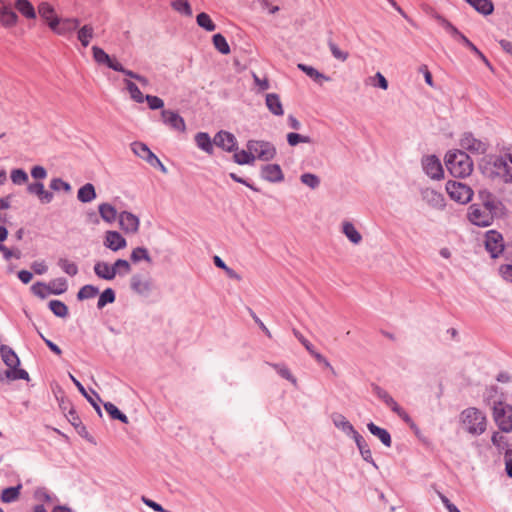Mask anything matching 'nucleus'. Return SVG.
Instances as JSON below:
<instances>
[{
	"instance_id": "nucleus-10",
	"label": "nucleus",
	"mask_w": 512,
	"mask_h": 512,
	"mask_svg": "<svg viewBox=\"0 0 512 512\" xmlns=\"http://www.w3.org/2000/svg\"><path fill=\"white\" fill-rule=\"evenodd\" d=\"M485 248L492 258L498 257L504 248L503 237L495 230H490L485 234Z\"/></svg>"
},
{
	"instance_id": "nucleus-8",
	"label": "nucleus",
	"mask_w": 512,
	"mask_h": 512,
	"mask_svg": "<svg viewBox=\"0 0 512 512\" xmlns=\"http://www.w3.org/2000/svg\"><path fill=\"white\" fill-rule=\"evenodd\" d=\"M446 191L452 200L461 204L468 203L473 196V191L469 186L457 181H448Z\"/></svg>"
},
{
	"instance_id": "nucleus-57",
	"label": "nucleus",
	"mask_w": 512,
	"mask_h": 512,
	"mask_svg": "<svg viewBox=\"0 0 512 512\" xmlns=\"http://www.w3.org/2000/svg\"><path fill=\"white\" fill-rule=\"evenodd\" d=\"M301 182L307 186H309L312 189H315L318 187L320 181L319 178L311 173H305L301 175Z\"/></svg>"
},
{
	"instance_id": "nucleus-11",
	"label": "nucleus",
	"mask_w": 512,
	"mask_h": 512,
	"mask_svg": "<svg viewBox=\"0 0 512 512\" xmlns=\"http://www.w3.org/2000/svg\"><path fill=\"white\" fill-rule=\"evenodd\" d=\"M119 226L126 234H135L139 230L140 220L131 212L123 211L118 216Z\"/></svg>"
},
{
	"instance_id": "nucleus-33",
	"label": "nucleus",
	"mask_w": 512,
	"mask_h": 512,
	"mask_svg": "<svg viewBox=\"0 0 512 512\" xmlns=\"http://www.w3.org/2000/svg\"><path fill=\"white\" fill-rule=\"evenodd\" d=\"M77 198L83 203H88L96 198L95 188L91 183L82 186L77 193Z\"/></svg>"
},
{
	"instance_id": "nucleus-24",
	"label": "nucleus",
	"mask_w": 512,
	"mask_h": 512,
	"mask_svg": "<svg viewBox=\"0 0 512 512\" xmlns=\"http://www.w3.org/2000/svg\"><path fill=\"white\" fill-rule=\"evenodd\" d=\"M14 8L26 19L34 20L36 18L35 8L29 0H15Z\"/></svg>"
},
{
	"instance_id": "nucleus-13",
	"label": "nucleus",
	"mask_w": 512,
	"mask_h": 512,
	"mask_svg": "<svg viewBox=\"0 0 512 512\" xmlns=\"http://www.w3.org/2000/svg\"><path fill=\"white\" fill-rule=\"evenodd\" d=\"M422 165L425 173L432 179H441L443 177V167L436 156H426L422 161Z\"/></svg>"
},
{
	"instance_id": "nucleus-29",
	"label": "nucleus",
	"mask_w": 512,
	"mask_h": 512,
	"mask_svg": "<svg viewBox=\"0 0 512 512\" xmlns=\"http://www.w3.org/2000/svg\"><path fill=\"white\" fill-rule=\"evenodd\" d=\"M22 485L18 484L15 487H8L2 490L0 499L3 503H12L19 499Z\"/></svg>"
},
{
	"instance_id": "nucleus-5",
	"label": "nucleus",
	"mask_w": 512,
	"mask_h": 512,
	"mask_svg": "<svg viewBox=\"0 0 512 512\" xmlns=\"http://www.w3.org/2000/svg\"><path fill=\"white\" fill-rule=\"evenodd\" d=\"M0 352L4 363L9 367L5 372L6 378L9 380L29 379V375L25 370L17 368L19 358L12 349L7 346H1Z\"/></svg>"
},
{
	"instance_id": "nucleus-32",
	"label": "nucleus",
	"mask_w": 512,
	"mask_h": 512,
	"mask_svg": "<svg viewBox=\"0 0 512 512\" xmlns=\"http://www.w3.org/2000/svg\"><path fill=\"white\" fill-rule=\"evenodd\" d=\"M195 142L198 148L205 151L208 154L213 153V142L210 136L205 132H199L195 135Z\"/></svg>"
},
{
	"instance_id": "nucleus-16",
	"label": "nucleus",
	"mask_w": 512,
	"mask_h": 512,
	"mask_svg": "<svg viewBox=\"0 0 512 512\" xmlns=\"http://www.w3.org/2000/svg\"><path fill=\"white\" fill-rule=\"evenodd\" d=\"M104 246L116 252L127 246L126 239L117 231L109 230L105 233Z\"/></svg>"
},
{
	"instance_id": "nucleus-64",
	"label": "nucleus",
	"mask_w": 512,
	"mask_h": 512,
	"mask_svg": "<svg viewBox=\"0 0 512 512\" xmlns=\"http://www.w3.org/2000/svg\"><path fill=\"white\" fill-rule=\"evenodd\" d=\"M31 268L38 275H42V274L46 273L48 270V267L44 261L33 262L31 265Z\"/></svg>"
},
{
	"instance_id": "nucleus-50",
	"label": "nucleus",
	"mask_w": 512,
	"mask_h": 512,
	"mask_svg": "<svg viewBox=\"0 0 512 512\" xmlns=\"http://www.w3.org/2000/svg\"><path fill=\"white\" fill-rule=\"evenodd\" d=\"M131 260L134 262V263H137L141 260H145L147 262H151V257L147 251L146 248H143V247H137L135 249H133L132 253H131Z\"/></svg>"
},
{
	"instance_id": "nucleus-47",
	"label": "nucleus",
	"mask_w": 512,
	"mask_h": 512,
	"mask_svg": "<svg viewBox=\"0 0 512 512\" xmlns=\"http://www.w3.org/2000/svg\"><path fill=\"white\" fill-rule=\"evenodd\" d=\"M172 8L186 16H192V9L187 0H175L171 3Z\"/></svg>"
},
{
	"instance_id": "nucleus-30",
	"label": "nucleus",
	"mask_w": 512,
	"mask_h": 512,
	"mask_svg": "<svg viewBox=\"0 0 512 512\" xmlns=\"http://www.w3.org/2000/svg\"><path fill=\"white\" fill-rule=\"evenodd\" d=\"M367 428L371 432V434H373L374 436L378 437L380 439V441L386 447H390L391 446L392 440H391V436H390V434L388 433L387 430L378 427L377 425H375L372 422L367 425Z\"/></svg>"
},
{
	"instance_id": "nucleus-27",
	"label": "nucleus",
	"mask_w": 512,
	"mask_h": 512,
	"mask_svg": "<svg viewBox=\"0 0 512 512\" xmlns=\"http://www.w3.org/2000/svg\"><path fill=\"white\" fill-rule=\"evenodd\" d=\"M297 67L301 71H303L308 77H310L311 79H313L315 82H317L319 84H322L324 81H326V82L330 81V78L328 76L322 74L321 72H319L312 66H308V65L299 63L297 65Z\"/></svg>"
},
{
	"instance_id": "nucleus-2",
	"label": "nucleus",
	"mask_w": 512,
	"mask_h": 512,
	"mask_svg": "<svg viewBox=\"0 0 512 512\" xmlns=\"http://www.w3.org/2000/svg\"><path fill=\"white\" fill-rule=\"evenodd\" d=\"M461 427L468 434L479 436L486 431L487 418L486 415L475 407L464 409L459 416Z\"/></svg>"
},
{
	"instance_id": "nucleus-41",
	"label": "nucleus",
	"mask_w": 512,
	"mask_h": 512,
	"mask_svg": "<svg viewBox=\"0 0 512 512\" xmlns=\"http://www.w3.org/2000/svg\"><path fill=\"white\" fill-rule=\"evenodd\" d=\"M270 366L277 371V373L284 379L290 381L293 385H297V379L293 376L290 369L283 364H270Z\"/></svg>"
},
{
	"instance_id": "nucleus-4",
	"label": "nucleus",
	"mask_w": 512,
	"mask_h": 512,
	"mask_svg": "<svg viewBox=\"0 0 512 512\" xmlns=\"http://www.w3.org/2000/svg\"><path fill=\"white\" fill-rule=\"evenodd\" d=\"M482 172L490 179H499L504 183L512 182V173L507 161L502 157H490L481 166Z\"/></svg>"
},
{
	"instance_id": "nucleus-49",
	"label": "nucleus",
	"mask_w": 512,
	"mask_h": 512,
	"mask_svg": "<svg viewBox=\"0 0 512 512\" xmlns=\"http://www.w3.org/2000/svg\"><path fill=\"white\" fill-rule=\"evenodd\" d=\"M98 292L99 290L97 287L93 285H85L79 290L77 298L79 300L90 299L95 297L98 294Z\"/></svg>"
},
{
	"instance_id": "nucleus-21",
	"label": "nucleus",
	"mask_w": 512,
	"mask_h": 512,
	"mask_svg": "<svg viewBox=\"0 0 512 512\" xmlns=\"http://www.w3.org/2000/svg\"><path fill=\"white\" fill-rule=\"evenodd\" d=\"M262 178L269 182H280L284 175L278 164H268L261 169Z\"/></svg>"
},
{
	"instance_id": "nucleus-39",
	"label": "nucleus",
	"mask_w": 512,
	"mask_h": 512,
	"mask_svg": "<svg viewBox=\"0 0 512 512\" xmlns=\"http://www.w3.org/2000/svg\"><path fill=\"white\" fill-rule=\"evenodd\" d=\"M106 412L111 416L112 419L120 420L122 423H128V417L123 414L114 404L107 402L104 404Z\"/></svg>"
},
{
	"instance_id": "nucleus-26",
	"label": "nucleus",
	"mask_w": 512,
	"mask_h": 512,
	"mask_svg": "<svg viewBox=\"0 0 512 512\" xmlns=\"http://www.w3.org/2000/svg\"><path fill=\"white\" fill-rule=\"evenodd\" d=\"M342 232L349 239L350 242L357 245L362 241V236L356 229L353 223L344 221L342 223Z\"/></svg>"
},
{
	"instance_id": "nucleus-56",
	"label": "nucleus",
	"mask_w": 512,
	"mask_h": 512,
	"mask_svg": "<svg viewBox=\"0 0 512 512\" xmlns=\"http://www.w3.org/2000/svg\"><path fill=\"white\" fill-rule=\"evenodd\" d=\"M11 180L14 184L21 185L27 182V173L22 169H14L11 172Z\"/></svg>"
},
{
	"instance_id": "nucleus-61",
	"label": "nucleus",
	"mask_w": 512,
	"mask_h": 512,
	"mask_svg": "<svg viewBox=\"0 0 512 512\" xmlns=\"http://www.w3.org/2000/svg\"><path fill=\"white\" fill-rule=\"evenodd\" d=\"M150 109L156 110L161 109L164 106V102L161 98L152 95H146L145 99Z\"/></svg>"
},
{
	"instance_id": "nucleus-23",
	"label": "nucleus",
	"mask_w": 512,
	"mask_h": 512,
	"mask_svg": "<svg viewBox=\"0 0 512 512\" xmlns=\"http://www.w3.org/2000/svg\"><path fill=\"white\" fill-rule=\"evenodd\" d=\"M27 189L29 193L35 194L42 203H50L53 199V194L45 189L43 183H31Z\"/></svg>"
},
{
	"instance_id": "nucleus-60",
	"label": "nucleus",
	"mask_w": 512,
	"mask_h": 512,
	"mask_svg": "<svg viewBox=\"0 0 512 512\" xmlns=\"http://www.w3.org/2000/svg\"><path fill=\"white\" fill-rule=\"evenodd\" d=\"M491 441L493 445H495L498 449H508V442L506 438L501 435L499 432H494Z\"/></svg>"
},
{
	"instance_id": "nucleus-22",
	"label": "nucleus",
	"mask_w": 512,
	"mask_h": 512,
	"mask_svg": "<svg viewBox=\"0 0 512 512\" xmlns=\"http://www.w3.org/2000/svg\"><path fill=\"white\" fill-rule=\"evenodd\" d=\"M94 273L97 277L111 281L116 277V271L113 265H109L107 262L98 261L94 265Z\"/></svg>"
},
{
	"instance_id": "nucleus-6",
	"label": "nucleus",
	"mask_w": 512,
	"mask_h": 512,
	"mask_svg": "<svg viewBox=\"0 0 512 512\" xmlns=\"http://www.w3.org/2000/svg\"><path fill=\"white\" fill-rule=\"evenodd\" d=\"M246 147L253 155V162L255 159L269 161L276 155V148L273 144L267 141L249 140Z\"/></svg>"
},
{
	"instance_id": "nucleus-14",
	"label": "nucleus",
	"mask_w": 512,
	"mask_h": 512,
	"mask_svg": "<svg viewBox=\"0 0 512 512\" xmlns=\"http://www.w3.org/2000/svg\"><path fill=\"white\" fill-rule=\"evenodd\" d=\"M460 146L473 154H484L487 150V145L472 134H464L460 140Z\"/></svg>"
},
{
	"instance_id": "nucleus-51",
	"label": "nucleus",
	"mask_w": 512,
	"mask_h": 512,
	"mask_svg": "<svg viewBox=\"0 0 512 512\" xmlns=\"http://www.w3.org/2000/svg\"><path fill=\"white\" fill-rule=\"evenodd\" d=\"M328 46L333 57L336 58L337 60L344 62L348 59L349 53L347 51L340 49V47L333 41H329Z\"/></svg>"
},
{
	"instance_id": "nucleus-9",
	"label": "nucleus",
	"mask_w": 512,
	"mask_h": 512,
	"mask_svg": "<svg viewBox=\"0 0 512 512\" xmlns=\"http://www.w3.org/2000/svg\"><path fill=\"white\" fill-rule=\"evenodd\" d=\"M131 149L135 155L145 160L153 167H160L163 172H166L165 166L158 159V157L142 142H133Z\"/></svg>"
},
{
	"instance_id": "nucleus-35",
	"label": "nucleus",
	"mask_w": 512,
	"mask_h": 512,
	"mask_svg": "<svg viewBox=\"0 0 512 512\" xmlns=\"http://www.w3.org/2000/svg\"><path fill=\"white\" fill-rule=\"evenodd\" d=\"M50 294L59 295L66 292L68 285L65 278H56L47 284Z\"/></svg>"
},
{
	"instance_id": "nucleus-42",
	"label": "nucleus",
	"mask_w": 512,
	"mask_h": 512,
	"mask_svg": "<svg viewBox=\"0 0 512 512\" xmlns=\"http://www.w3.org/2000/svg\"><path fill=\"white\" fill-rule=\"evenodd\" d=\"M196 21L197 24L206 31L212 32L216 29V25L214 24L210 16L205 12L199 13L197 15Z\"/></svg>"
},
{
	"instance_id": "nucleus-58",
	"label": "nucleus",
	"mask_w": 512,
	"mask_h": 512,
	"mask_svg": "<svg viewBox=\"0 0 512 512\" xmlns=\"http://www.w3.org/2000/svg\"><path fill=\"white\" fill-rule=\"evenodd\" d=\"M50 188L55 190V191H59V190H64L65 192H70L71 191V186L69 183L63 181L62 179L60 178H54L51 180L50 182Z\"/></svg>"
},
{
	"instance_id": "nucleus-59",
	"label": "nucleus",
	"mask_w": 512,
	"mask_h": 512,
	"mask_svg": "<svg viewBox=\"0 0 512 512\" xmlns=\"http://www.w3.org/2000/svg\"><path fill=\"white\" fill-rule=\"evenodd\" d=\"M441 25L446 29L448 33H450L453 37L457 38V40L461 41V36H464L459 30L454 27L449 21L439 18Z\"/></svg>"
},
{
	"instance_id": "nucleus-38",
	"label": "nucleus",
	"mask_w": 512,
	"mask_h": 512,
	"mask_svg": "<svg viewBox=\"0 0 512 512\" xmlns=\"http://www.w3.org/2000/svg\"><path fill=\"white\" fill-rule=\"evenodd\" d=\"M126 89L128 90L130 97L137 103H142L145 99L143 93L139 90L137 85L130 80H124Z\"/></svg>"
},
{
	"instance_id": "nucleus-20",
	"label": "nucleus",
	"mask_w": 512,
	"mask_h": 512,
	"mask_svg": "<svg viewBox=\"0 0 512 512\" xmlns=\"http://www.w3.org/2000/svg\"><path fill=\"white\" fill-rule=\"evenodd\" d=\"M214 144L226 151H232L236 146V138L229 132L220 131L214 137Z\"/></svg>"
},
{
	"instance_id": "nucleus-55",
	"label": "nucleus",
	"mask_w": 512,
	"mask_h": 512,
	"mask_svg": "<svg viewBox=\"0 0 512 512\" xmlns=\"http://www.w3.org/2000/svg\"><path fill=\"white\" fill-rule=\"evenodd\" d=\"M287 142L290 146H296L299 143H310L311 139L298 133H288Z\"/></svg>"
},
{
	"instance_id": "nucleus-3",
	"label": "nucleus",
	"mask_w": 512,
	"mask_h": 512,
	"mask_svg": "<svg viewBox=\"0 0 512 512\" xmlns=\"http://www.w3.org/2000/svg\"><path fill=\"white\" fill-rule=\"evenodd\" d=\"M446 167L454 177H466L473 171L470 157L463 151H450L446 155Z\"/></svg>"
},
{
	"instance_id": "nucleus-62",
	"label": "nucleus",
	"mask_w": 512,
	"mask_h": 512,
	"mask_svg": "<svg viewBox=\"0 0 512 512\" xmlns=\"http://www.w3.org/2000/svg\"><path fill=\"white\" fill-rule=\"evenodd\" d=\"M35 498L40 502L51 503L53 501V496L49 493V491L45 488H38L35 491Z\"/></svg>"
},
{
	"instance_id": "nucleus-19",
	"label": "nucleus",
	"mask_w": 512,
	"mask_h": 512,
	"mask_svg": "<svg viewBox=\"0 0 512 512\" xmlns=\"http://www.w3.org/2000/svg\"><path fill=\"white\" fill-rule=\"evenodd\" d=\"M38 13L40 17L47 23L50 29L55 28L58 16L54 7L48 2H41L38 5Z\"/></svg>"
},
{
	"instance_id": "nucleus-37",
	"label": "nucleus",
	"mask_w": 512,
	"mask_h": 512,
	"mask_svg": "<svg viewBox=\"0 0 512 512\" xmlns=\"http://www.w3.org/2000/svg\"><path fill=\"white\" fill-rule=\"evenodd\" d=\"M130 286L133 291L139 294L146 293L150 288L148 281L144 280L140 275L132 276Z\"/></svg>"
},
{
	"instance_id": "nucleus-44",
	"label": "nucleus",
	"mask_w": 512,
	"mask_h": 512,
	"mask_svg": "<svg viewBox=\"0 0 512 512\" xmlns=\"http://www.w3.org/2000/svg\"><path fill=\"white\" fill-rule=\"evenodd\" d=\"M49 308L58 317L64 318L68 315V307L59 300H51Z\"/></svg>"
},
{
	"instance_id": "nucleus-46",
	"label": "nucleus",
	"mask_w": 512,
	"mask_h": 512,
	"mask_svg": "<svg viewBox=\"0 0 512 512\" xmlns=\"http://www.w3.org/2000/svg\"><path fill=\"white\" fill-rule=\"evenodd\" d=\"M214 47L222 54L227 55L230 53V47L225 37L222 34H215L213 36Z\"/></svg>"
},
{
	"instance_id": "nucleus-43",
	"label": "nucleus",
	"mask_w": 512,
	"mask_h": 512,
	"mask_svg": "<svg viewBox=\"0 0 512 512\" xmlns=\"http://www.w3.org/2000/svg\"><path fill=\"white\" fill-rule=\"evenodd\" d=\"M234 161L239 165H246V164H253V155L251 154V151L247 150H241L237 151L233 155Z\"/></svg>"
},
{
	"instance_id": "nucleus-1",
	"label": "nucleus",
	"mask_w": 512,
	"mask_h": 512,
	"mask_svg": "<svg viewBox=\"0 0 512 512\" xmlns=\"http://www.w3.org/2000/svg\"><path fill=\"white\" fill-rule=\"evenodd\" d=\"M480 198L482 204L471 205L469 207L468 218L474 225L486 227L492 224L499 202L485 191L480 192Z\"/></svg>"
},
{
	"instance_id": "nucleus-45",
	"label": "nucleus",
	"mask_w": 512,
	"mask_h": 512,
	"mask_svg": "<svg viewBox=\"0 0 512 512\" xmlns=\"http://www.w3.org/2000/svg\"><path fill=\"white\" fill-rule=\"evenodd\" d=\"M70 379L75 384L79 392L91 403V405L95 408V410L98 412V414L101 415V410L97 402L88 395L87 391L85 390L84 386L70 373L69 374Z\"/></svg>"
},
{
	"instance_id": "nucleus-25",
	"label": "nucleus",
	"mask_w": 512,
	"mask_h": 512,
	"mask_svg": "<svg viewBox=\"0 0 512 512\" xmlns=\"http://www.w3.org/2000/svg\"><path fill=\"white\" fill-rule=\"evenodd\" d=\"M266 106L269 111L276 115L282 116L284 114L283 106L278 94L269 93L266 95Z\"/></svg>"
},
{
	"instance_id": "nucleus-52",
	"label": "nucleus",
	"mask_w": 512,
	"mask_h": 512,
	"mask_svg": "<svg viewBox=\"0 0 512 512\" xmlns=\"http://www.w3.org/2000/svg\"><path fill=\"white\" fill-rule=\"evenodd\" d=\"M115 301V293L111 288H107L104 290L99 299L97 306L98 308H103L108 303H113Z\"/></svg>"
},
{
	"instance_id": "nucleus-31",
	"label": "nucleus",
	"mask_w": 512,
	"mask_h": 512,
	"mask_svg": "<svg viewBox=\"0 0 512 512\" xmlns=\"http://www.w3.org/2000/svg\"><path fill=\"white\" fill-rule=\"evenodd\" d=\"M98 210L101 218L107 223L114 222L119 216L115 207L108 203L100 204Z\"/></svg>"
},
{
	"instance_id": "nucleus-48",
	"label": "nucleus",
	"mask_w": 512,
	"mask_h": 512,
	"mask_svg": "<svg viewBox=\"0 0 512 512\" xmlns=\"http://www.w3.org/2000/svg\"><path fill=\"white\" fill-rule=\"evenodd\" d=\"M58 265L69 276H75L78 273L77 265L68 259L60 258Z\"/></svg>"
},
{
	"instance_id": "nucleus-54",
	"label": "nucleus",
	"mask_w": 512,
	"mask_h": 512,
	"mask_svg": "<svg viewBox=\"0 0 512 512\" xmlns=\"http://www.w3.org/2000/svg\"><path fill=\"white\" fill-rule=\"evenodd\" d=\"M114 268L117 275H126L131 272V265L127 260L117 259L114 262Z\"/></svg>"
},
{
	"instance_id": "nucleus-34",
	"label": "nucleus",
	"mask_w": 512,
	"mask_h": 512,
	"mask_svg": "<svg viewBox=\"0 0 512 512\" xmlns=\"http://www.w3.org/2000/svg\"><path fill=\"white\" fill-rule=\"evenodd\" d=\"M94 37V28L90 24L82 26L77 33V38L82 46L87 47Z\"/></svg>"
},
{
	"instance_id": "nucleus-63",
	"label": "nucleus",
	"mask_w": 512,
	"mask_h": 512,
	"mask_svg": "<svg viewBox=\"0 0 512 512\" xmlns=\"http://www.w3.org/2000/svg\"><path fill=\"white\" fill-rule=\"evenodd\" d=\"M31 289L35 295L41 298H45L48 294H50L49 289L47 288V284L42 282L35 283Z\"/></svg>"
},
{
	"instance_id": "nucleus-17",
	"label": "nucleus",
	"mask_w": 512,
	"mask_h": 512,
	"mask_svg": "<svg viewBox=\"0 0 512 512\" xmlns=\"http://www.w3.org/2000/svg\"><path fill=\"white\" fill-rule=\"evenodd\" d=\"M93 58L98 64H105L113 70H123V66L116 59L111 58L102 48L92 47Z\"/></svg>"
},
{
	"instance_id": "nucleus-12",
	"label": "nucleus",
	"mask_w": 512,
	"mask_h": 512,
	"mask_svg": "<svg viewBox=\"0 0 512 512\" xmlns=\"http://www.w3.org/2000/svg\"><path fill=\"white\" fill-rule=\"evenodd\" d=\"M19 22L17 13L9 3L0 4V25L6 29L14 28Z\"/></svg>"
},
{
	"instance_id": "nucleus-7",
	"label": "nucleus",
	"mask_w": 512,
	"mask_h": 512,
	"mask_svg": "<svg viewBox=\"0 0 512 512\" xmlns=\"http://www.w3.org/2000/svg\"><path fill=\"white\" fill-rule=\"evenodd\" d=\"M493 418L502 432H512V407L502 402L495 403Z\"/></svg>"
},
{
	"instance_id": "nucleus-15",
	"label": "nucleus",
	"mask_w": 512,
	"mask_h": 512,
	"mask_svg": "<svg viewBox=\"0 0 512 512\" xmlns=\"http://www.w3.org/2000/svg\"><path fill=\"white\" fill-rule=\"evenodd\" d=\"M161 118L162 121L172 129L181 133L186 131L185 121L177 112L171 110H162Z\"/></svg>"
},
{
	"instance_id": "nucleus-28",
	"label": "nucleus",
	"mask_w": 512,
	"mask_h": 512,
	"mask_svg": "<svg viewBox=\"0 0 512 512\" xmlns=\"http://www.w3.org/2000/svg\"><path fill=\"white\" fill-rule=\"evenodd\" d=\"M477 12L483 15H490L493 13L494 5L491 0H465Z\"/></svg>"
},
{
	"instance_id": "nucleus-36",
	"label": "nucleus",
	"mask_w": 512,
	"mask_h": 512,
	"mask_svg": "<svg viewBox=\"0 0 512 512\" xmlns=\"http://www.w3.org/2000/svg\"><path fill=\"white\" fill-rule=\"evenodd\" d=\"M332 420L334 425L341 429L346 434H350V432H354V428L352 424L346 419L342 414L336 413L332 415Z\"/></svg>"
},
{
	"instance_id": "nucleus-18",
	"label": "nucleus",
	"mask_w": 512,
	"mask_h": 512,
	"mask_svg": "<svg viewBox=\"0 0 512 512\" xmlns=\"http://www.w3.org/2000/svg\"><path fill=\"white\" fill-rule=\"evenodd\" d=\"M80 21L77 18H58L55 28L51 30L58 35H67L79 27Z\"/></svg>"
},
{
	"instance_id": "nucleus-53",
	"label": "nucleus",
	"mask_w": 512,
	"mask_h": 512,
	"mask_svg": "<svg viewBox=\"0 0 512 512\" xmlns=\"http://www.w3.org/2000/svg\"><path fill=\"white\" fill-rule=\"evenodd\" d=\"M461 42L474 54H476L488 67H490L488 59L466 36H461Z\"/></svg>"
},
{
	"instance_id": "nucleus-40",
	"label": "nucleus",
	"mask_w": 512,
	"mask_h": 512,
	"mask_svg": "<svg viewBox=\"0 0 512 512\" xmlns=\"http://www.w3.org/2000/svg\"><path fill=\"white\" fill-rule=\"evenodd\" d=\"M384 403L406 423H409L411 421L410 416L398 405V403L391 396Z\"/></svg>"
}]
</instances>
